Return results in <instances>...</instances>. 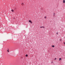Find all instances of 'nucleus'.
Returning a JSON list of instances; mask_svg holds the SVG:
<instances>
[{
	"instance_id": "obj_1",
	"label": "nucleus",
	"mask_w": 65,
	"mask_h": 65,
	"mask_svg": "<svg viewBox=\"0 0 65 65\" xmlns=\"http://www.w3.org/2000/svg\"><path fill=\"white\" fill-rule=\"evenodd\" d=\"M29 23H31V24H32V21H31V20H29Z\"/></svg>"
},
{
	"instance_id": "obj_2",
	"label": "nucleus",
	"mask_w": 65,
	"mask_h": 65,
	"mask_svg": "<svg viewBox=\"0 0 65 65\" xmlns=\"http://www.w3.org/2000/svg\"><path fill=\"white\" fill-rule=\"evenodd\" d=\"M40 28H45V27L43 26V27H40Z\"/></svg>"
},
{
	"instance_id": "obj_3",
	"label": "nucleus",
	"mask_w": 65,
	"mask_h": 65,
	"mask_svg": "<svg viewBox=\"0 0 65 65\" xmlns=\"http://www.w3.org/2000/svg\"><path fill=\"white\" fill-rule=\"evenodd\" d=\"M63 3H65V1L64 0H63Z\"/></svg>"
},
{
	"instance_id": "obj_4",
	"label": "nucleus",
	"mask_w": 65,
	"mask_h": 65,
	"mask_svg": "<svg viewBox=\"0 0 65 65\" xmlns=\"http://www.w3.org/2000/svg\"><path fill=\"white\" fill-rule=\"evenodd\" d=\"M52 47H55V45H52Z\"/></svg>"
},
{
	"instance_id": "obj_5",
	"label": "nucleus",
	"mask_w": 65,
	"mask_h": 65,
	"mask_svg": "<svg viewBox=\"0 0 65 65\" xmlns=\"http://www.w3.org/2000/svg\"><path fill=\"white\" fill-rule=\"evenodd\" d=\"M59 61H60V60H61V58H59Z\"/></svg>"
},
{
	"instance_id": "obj_6",
	"label": "nucleus",
	"mask_w": 65,
	"mask_h": 65,
	"mask_svg": "<svg viewBox=\"0 0 65 65\" xmlns=\"http://www.w3.org/2000/svg\"><path fill=\"white\" fill-rule=\"evenodd\" d=\"M11 11H12V12H13V11H14L13 10V9H12L11 10Z\"/></svg>"
},
{
	"instance_id": "obj_7",
	"label": "nucleus",
	"mask_w": 65,
	"mask_h": 65,
	"mask_svg": "<svg viewBox=\"0 0 65 65\" xmlns=\"http://www.w3.org/2000/svg\"><path fill=\"white\" fill-rule=\"evenodd\" d=\"M7 52H9V49H8V50H7Z\"/></svg>"
},
{
	"instance_id": "obj_8",
	"label": "nucleus",
	"mask_w": 65,
	"mask_h": 65,
	"mask_svg": "<svg viewBox=\"0 0 65 65\" xmlns=\"http://www.w3.org/2000/svg\"><path fill=\"white\" fill-rule=\"evenodd\" d=\"M21 4H22V5H24V3H22Z\"/></svg>"
},
{
	"instance_id": "obj_9",
	"label": "nucleus",
	"mask_w": 65,
	"mask_h": 65,
	"mask_svg": "<svg viewBox=\"0 0 65 65\" xmlns=\"http://www.w3.org/2000/svg\"><path fill=\"white\" fill-rule=\"evenodd\" d=\"M44 18H45V19H46V17L45 16V17H44Z\"/></svg>"
},
{
	"instance_id": "obj_10",
	"label": "nucleus",
	"mask_w": 65,
	"mask_h": 65,
	"mask_svg": "<svg viewBox=\"0 0 65 65\" xmlns=\"http://www.w3.org/2000/svg\"><path fill=\"white\" fill-rule=\"evenodd\" d=\"M26 57H28V55L27 54L26 55Z\"/></svg>"
},
{
	"instance_id": "obj_11",
	"label": "nucleus",
	"mask_w": 65,
	"mask_h": 65,
	"mask_svg": "<svg viewBox=\"0 0 65 65\" xmlns=\"http://www.w3.org/2000/svg\"><path fill=\"white\" fill-rule=\"evenodd\" d=\"M56 59H57V58H55V60H56Z\"/></svg>"
},
{
	"instance_id": "obj_12",
	"label": "nucleus",
	"mask_w": 65,
	"mask_h": 65,
	"mask_svg": "<svg viewBox=\"0 0 65 65\" xmlns=\"http://www.w3.org/2000/svg\"><path fill=\"white\" fill-rule=\"evenodd\" d=\"M58 32H57V35H58Z\"/></svg>"
},
{
	"instance_id": "obj_13",
	"label": "nucleus",
	"mask_w": 65,
	"mask_h": 65,
	"mask_svg": "<svg viewBox=\"0 0 65 65\" xmlns=\"http://www.w3.org/2000/svg\"><path fill=\"white\" fill-rule=\"evenodd\" d=\"M64 44H65V42H64Z\"/></svg>"
},
{
	"instance_id": "obj_14",
	"label": "nucleus",
	"mask_w": 65,
	"mask_h": 65,
	"mask_svg": "<svg viewBox=\"0 0 65 65\" xmlns=\"http://www.w3.org/2000/svg\"><path fill=\"white\" fill-rule=\"evenodd\" d=\"M15 19V18H14L13 19Z\"/></svg>"
},
{
	"instance_id": "obj_15",
	"label": "nucleus",
	"mask_w": 65,
	"mask_h": 65,
	"mask_svg": "<svg viewBox=\"0 0 65 65\" xmlns=\"http://www.w3.org/2000/svg\"><path fill=\"white\" fill-rule=\"evenodd\" d=\"M60 41H61V40H60Z\"/></svg>"
},
{
	"instance_id": "obj_16",
	"label": "nucleus",
	"mask_w": 65,
	"mask_h": 65,
	"mask_svg": "<svg viewBox=\"0 0 65 65\" xmlns=\"http://www.w3.org/2000/svg\"><path fill=\"white\" fill-rule=\"evenodd\" d=\"M54 14H55V13H54Z\"/></svg>"
},
{
	"instance_id": "obj_17",
	"label": "nucleus",
	"mask_w": 65,
	"mask_h": 65,
	"mask_svg": "<svg viewBox=\"0 0 65 65\" xmlns=\"http://www.w3.org/2000/svg\"><path fill=\"white\" fill-rule=\"evenodd\" d=\"M52 63H53V62H52Z\"/></svg>"
}]
</instances>
